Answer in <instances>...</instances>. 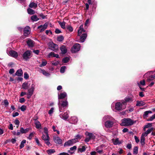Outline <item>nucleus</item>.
Segmentation results:
<instances>
[{
    "label": "nucleus",
    "instance_id": "obj_1",
    "mask_svg": "<svg viewBox=\"0 0 155 155\" xmlns=\"http://www.w3.org/2000/svg\"><path fill=\"white\" fill-rule=\"evenodd\" d=\"M85 32V31L83 28V25H81L78 31V36L81 35L80 41L81 42H84L87 37V34L84 33Z\"/></svg>",
    "mask_w": 155,
    "mask_h": 155
},
{
    "label": "nucleus",
    "instance_id": "obj_2",
    "mask_svg": "<svg viewBox=\"0 0 155 155\" xmlns=\"http://www.w3.org/2000/svg\"><path fill=\"white\" fill-rule=\"evenodd\" d=\"M134 123L133 120L129 118H125L121 120L120 125L124 126H127L132 125Z\"/></svg>",
    "mask_w": 155,
    "mask_h": 155
},
{
    "label": "nucleus",
    "instance_id": "obj_3",
    "mask_svg": "<svg viewBox=\"0 0 155 155\" xmlns=\"http://www.w3.org/2000/svg\"><path fill=\"white\" fill-rule=\"evenodd\" d=\"M68 102L67 100L60 101L59 100L58 105L60 112H62L68 106Z\"/></svg>",
    "mask_w": 155,
    "mask_h": 155
},
{
    "label": "nucleus",
    "instance_id": "obj_4",
    "mask_svg": "<svg viewBox=\"0 0 155 155\" xmlns=\"http://www.w3.org/2000/svg\"><path fill=\"white\" fill-rule=\"evenodd\" d=\"M120 102H117L115 104V109L117 110L120 111L125 109L126 107L125 105H123L122 103Z\"/></svg>",
    "mask_w": 155,
    "mask_h": 155
},
{
    "label": "nucleus",
    "instance_id": "obj_5",
    "mask_svg": "<svg viewBox=\"0 0 155 155\" xmlns=\"http://www.w3.org/2000/svg\"><path fill=\"white\" fill-rule=\"evenodd\" d=\"M32 57V52L30 50H27L25 51L22 55L23 59L27 61Z\"/></svg>",
    "mask_w": 155,
    "mask_h": 155
},
{
    "label": "nucleus",
    "instance_id": "obj_6",
    "mask_svg": "<svg viewBox=\"0 0 155 155\" xmlns=\"http://www.w3.org/2000/svg\"><path fill=\"white\" fill-rule=\"evenodd\" d=\"M78 141L77 138H75L69 140L65 142L64 144V147L70 146Z\"/></svg>",
    "mask_w": 155,
    "mask_h": 155
},
{
    "label": "nucleus",
    "instance_id": "obj_7",
    "mask_svg": "<svg viewBox=\"0 0 155 155\" xmlns=\"http://www.w3.org/2000/svg\"><path fill=\"white\" fill-rule=\"evenodd\" d=\"M80 45L79 44L76 43L74 44L71 49V51L72 53H75L78 51L80 49Z\"/></svg>",
    "mask_w": 155,
    "mask_h": 155
},
{
    "label": "nucleus",
    "instance_id": "obj_8",
    "mask_svg": "<svg viewBox=\"0 0 155 155\" xmlns=\"http://www.w3.org/2000/svg\"><path fill=\"white\" fill-rule=\"evenodd\" d=\"M133 101V97H127L125 98L124 100L122 101L123 105H125L126 107L127 102H131Z\"/></svg>",
    "mask_w": 155,
    "mask_h": 155
},
{
    "label": "nucleus",
    "instance_id": "obj_9",
    "mask_svg": "<svg viewBox=\"0 0 155 155\" xmlns=\"http://www.w3.org/2000/svg\"><path fill=\"white\" fill-rule=\"evenodd\" d=\"M7 53L9 55L14 58H17L18 56V53L13 50H11L8 51V49L7 51Z\"/></svg>",
    "mask_w": 155,
    "mask_h": 155
},
{
    "label": "nucleus",
    "instance_id": "obj_10",
    "mask_svg": "<svg viewBox=\"0 0 155 155\" xmlns=\"http://www.w3.org/2000/svg\"><path fill=\"white\" fill-rule=\"evenodd\" d=\"M49 47L51 49L54 51L58 50V45L53 43H52L50 44Z\"/></svg>",
    "mask_w": 155,
    "mask_h": 155
},
{
    "label": "nucleus",
    "instance_id": "obj_11",
    "mask_svg": "<svg viewBox=\"0 0 155 155\" xmlns=\"http://www.w3.org/2000/svg\"><path fill=\"white\" fill-rule=\"evenodd\" d=\"M112 141L114 145H120L123 142L122 140H119V138H117L115 139L114 138L112 139Z\"/></svg>",
    "mask_w": 155,
    "mask_h": 155
},
{
    "label": "nucleus",
    "instance_id": "obj_12",
    "mask_svg": "<svg viewBox=\"0 0 155 155\" xmlns=\"http://www.w3.org/2000/svg\"><path fill=\"white\" fill-rule=\"evenodd\" d=\"M31 29L29 27L27 26L24 30V34L25 36H27L30 33Z\"/></svg>",
    "mask_w": 155,
    "mask_h": 155
},
{
    "label": "nucleus",
    "instance_id": "obj_13",
    "mask_svg": "<svg viewBox=\"0 0 155 155\" xmlns=\"http://www.w3.org/2000/svg\"><path fill=\"white\" fill-rule=\"evenodd\" d=\"M69 113V111H67L64 114H62L60 115V117L64 120H66L68 117V113Z\"/></svg>",
    "mask_w": 155,
    "mask_h": 155
},
{
    "label": "nucleus",
    "instance_id": "obj_14",
    "mask_svg": "<svg viewBox=\"0 0 155 155\" xmlns=\"http://www.w3.org/2000/svg\"><path fill=\"white\" fill-rule=\"evenodd\" d=\"M53 140L54 142L58 144H61L62 143V140L58 136L53 137Z\"/></svg>",
    "mask_w": 155,
    "mask_h": 155
},
{
    "label": "nucleus",
    "instance_id": "obj_15",
    "mask_svg": "<svg viewBox=\"0 0 155 155\" xmlns=\"http://www.w3.org/2000/svg\"><path fill=\"white\" fill-rule=\"evenodd\" d=\"M35 86V85L34 84H32L30 88L28 90V93L30 95H32L33 94Z\"/></svg>",
    "mask_w": 155,
    "mask_h": 155
},
{
    "label": "nucleus",
    "instance_id": "obj_16",
    "mask_svg": "<svg viewBox=\"0 0 155 155\" xmlns=\"http://www.w3.org/2000/svg\"><path fill=\"white\" fill-rule=\"evenodd\" d=\"M26 42L29 48L32 47L34 46L35 44L34 41L30 39H28Z\"/></svg>",
    "mask_w": 155,
    "mask_h": 155
},
{
    "label": "nucleus",
    "instance_id": "obj_17",
    "mask_svg": "<svg viewBox=\"0 0 155 155\" xmlns=\"http://www.w3.org/2000/svg\"><path fill=\"white\" fill-rule=\"evenodd\" d=\"M48 26V24L45 23L44 25H40L38 27V28L39 29L41 28V29L40 31V32H41L46 29Z\"/></svg>",
    "mask_w": 155,
    "mask_h": 155
},
{
    "label": "nucleus",
    "instance_id": "obj_18",
    "mask_svg": "<svg viewBox=\"0 0 155 155\" xmlns=\"http://www.w3.org/2000/svg\"><path fill=\"white\" fill-rule=\"evenodd\" d=\"M37 119L38 118L37 117L36 119L34 118V120L35 121V127L37 129L40 128L41 127V124L39 121L37 120Z\"/></svg>",
    "mask_w": 155,
    "mask_h": 155
},
{
    "label": "nucleus",
    "instance_id": "obj_19",
    "mask_svg": "<svg viewBox=\"0 0 155 155\" xmlns=\"http://www.w3.org/2000/svg\"><path fill=\"white\" fill-rule=\"evenodd\" d=\"M78 121L77 118L76 117H72L70 119L69 122L73 124H75L77 123Z\"/></svg>",
    "mask_w": 155,
    "mask_h": 155
},
{
    "label": "nucleus",
    "instance_id": "obj_20",
    "mask_svg": "<svg viewBox=\"0 0 155 155\" xmlns=\"http://www.w3.org/2000/svg\"><path fill=\"white\" fill-rule=\"evenodd\" d=\"M113 124V122L110 120H107L105 123V126L107 128H110L112 127Z\"/></svg>",
    "mask_w": 155,
    "mask_h": 155
},
{
    "label": "nucleus",
    "instance_id": "obj_21",
    "mask_svg": "<svg viewBox=\"0 0 155 155\" xmlns=\"http://www.w3.org/2000/svg\"><path fill=\"white\" fill-rule=\"evenodd\" d=\"M66 97H67V94L65 92H63L58 94V99L59 100L63 99Z\"/></svg>",
    "mask_w": 155,
    "mask_h": 155
},
{
    "label": "nucleus",
    "instance_id": "obj_22",
    "mask_svg": "<svg viewBox=\"0 0 155 155\" xmlns=\"http://www.w3.org/2000/svg\"><path fill=\"white\" fill-rule=\"evenodd\" d=\"M60 50L62 54H64L67 52V49L66 46L64 45H62L60 48Z\"/></svg>",
    "mask_w": 155,
    "mask_h": 155
},
{
    "label": "nucleus",
    "instance_id": "obj_23",
    "mask_svg": "<svg viewBox=\"0 0 155 155\" xmlns=\"http://www.w3.org/2000/svg\"><path fill=\"white\" fill-rule=\"evenodd\" d=\"M85 134L88 137L90 138L91 139H95V136L94 135L91 133L88 132H86L85 133Z\"/></svg>",
    "mask_w": 155,
    "mask_h": 155
},
{
    "label": "nucleus",
    "instance_id": "obj_24",
    "mask_svg": "<svg viewBox=\"0 0 155 155\" xmlns=\"http://www.w3.org/2000/svg\"><path fill=\"white\" fill-rule=\"evenodd\" d=\"M30 129V128L24 129L23 127H21L20 128V131L22 134H26L28 133Z\"/></svg>",
    "mask_w": 155,
    "mask_h": 155
},
{
    "label": "nucleus",
    "instance_id": "obj_25",
    "mask_svg": "<svg viewBox=\"0 0 155 155\" xmlns=\"http://www.w3.org/2000/svg\"><path fill=\"white\" fill-rule=\"evenodd\" d=\"M30 84L28 82H25L22 85V87L24 89H28L30 86Z\"/></svg>",
    "mask_w": 155,
    "mask_h": 155
},
{
    "label": "nucleus",
    "instance_id": "obj_26",
    "mask_svg": "<svg viewBox=\"0 0 155 155\" xmlns=\"http://www.w3.org/2000/svg\"><path fill=\"white\" fill-rule=\"evenodd\" d=\"M48 57L50 58L51 57H56L57 58H59V56L58 54H55L53 52H51L49 54L48 56Z\"/></svg>",
    "mask_w": 155,
    "mask_h": 155
},
{
    "label": "nucleus",
    "instance_id": "obj_27",
    "mask_svg": "<svg viewBox=\"0 0 155 155\" xmlns=\"http://www.w3.org/2000/svg\"><path fill=\"white\" fill-rule=\"evenodd\" d=\"M77 148V147L76 146H74L73 147L70 148V150H68V152L70 154H72L74 153V152H73L71 151H75L76 150Z\"/></svg>",
    "mask_w": 155,
    "mask_h": 155
},
{
    "label": "nucleus",
    "instance_id": "obj_28",
    "mask_svg": "<svg viewBox=\"0 0 155 155\" xmlns=\"http://www.w3.org/2000/svg\"><path fill=\"white\" fill-rule=\"evenodd\" d=\"M40 72L42 73L44 75L47 77H49L50 75V74L47 72L45 70L43 69H41Z\"/></svg>",
    "mask_w": 155,
    "mask_h": 155
},
{
    "label": "nucleus",
    "instance_id": "obj_29",
    "mask_svg": "<svg viewBox=\"0 0 155 155\" xmlns=\"http://www.w3.org/2000/svg\"><path fill=\"white\" fill-rule=\"evenodd\" d=\"M15 75L18 76H21L23 74L22 71L21 69H20L17 71L15 73Z\"/></svg>",
    "mask_w": 155,
    "mask_h": 155
},
{
    "label": "nucleus",
    "instance_id": "obj_30",
    "mask_svg": "<svg viewBox=\"0 0 155 155\" xmlns=\"http://www.w3.org/2000/svg\"><path fill=\"white\" fill-rule=\"evenodd\" d=\"M29 6L31 8H35L37 7L38 5L37 3L34 2H31L30 3Z\"/></svg>",
    "mask_w": 155,
    "mask_h": 155
},
{
    "label": "nucleus",
    "instance_id": "obj_31",
    "mask_svg": "<svg viewBox=\"0 0 155 155\" xmlns=\"http://www.w3.org/2000/svg\"><path fill=\"white\" fill-rule=\"evenodd\" d=\"M145 103L143 101H137L136 105L137 106H141L145 105Z\"/></svg>",
    "mask_w": 155,
    "mask_h": 155
},
{
    "label": "nucleus",
    "instance_id": "obj_32",
    "mask_svg": "<svg viewBox=\"0 0 155 155\" xmlns=\"http://www.w3.org/2000/svg\"><path fill=\"white\" fill-rule=\"evenodd\" d=\"M152 112L151 110L147 111L144 112L143 114V117L144 118H146L147 117L148 115L149 114H151Z\"/></svg>",
    "mask_w": 155,
    "mask_h": 155
},
{
    "label": "nucleus",
    "instance_id": "obj_33",
    "mask_svg": "<svg viewBox=\"0 0 155 155\" xmlns=\"http://www.w3.org/2000/svg\"><path fill=\"white\" fill-rule=\"evenodd\" d=\"M31 20L33 21H37L39 20V19L38 18L36 15H33L31 17Z\"/></svg>",
    "mask_w": 155,
    "mask_h": 155
},
{
    "label": "nucleus",
    "instance_id": "obj_34",
    "mask_svg": "<svg viewBox=\"0 0 155 155\" xmlns=\"http://www.w3.org/2000/svg\"><path fill=\"white\" fill-rule=\"evenodd\" d=\"M96 150L99 153H103V150L101 149V147H97L96 149Z\"/></svg>",
    "mask_w": 155,
    "mask_h": 155
},
{
    "label": "nucleus",
    "instance_id": "obj_35",
    "mask_svg": "<svg viewBox=\"0 0 155 155\" xmlns=\"http://www.w3.org/2000/svg\"><path fill=\"white\" fill-rule=\"evenodd\" d=\"M42 139L44 140H46L47 139H50V138H49L48 135H46V134H43V133H42Z\"/></svg>",
    "mask_w": 155,
    "mask_h": 155
},
{
    "label": "nucleus",
    "instance_id": "obj_36",
    "mask_svg": "<svg viewBox=\"0 0 155 155\" xmlns=\"http://www.w3.org/2000/svg\"><path fill=\"white\" fill-rule=\"evenodd\" d=\"M47 64V61L44 59H42V63L39 65V67H41L44 66L46 65Z\"/></svg>",
    "mask_w": 155,
    "mask_h": 155
},
{
    "label": "nucleus",
    "instance_id": "obj_37",
    "mask_svg": "<svg viewBox=\"0 0 155 155\" xmlns=\"http://www.w3.org/2000/svg\"><path fill=\"white\" fill-rule=\"evenodd\" d=\"M27 12L28 14L31 15L34 14L35 13L33 10L30 8L27 9Z\"/></svg>",
    "mask_w": 155,
    "mask_h": 155
},
{
    "label": "nucleus",
    "instance_id": "obj_38",
    "mask_svg": "<svg viewBox=\"0 0 155 155\" xmlns=\"http://www.w3.org/2000/svg\"><path fill=\"white\" fill-rule=\"evenodd\" d=\"M55 152V150L53 149H51L47 150V152L49 155Z\"/></svg>",
    "mask_w": 155,
    "mask_h": 155
},
{
    "label": "nucleus",
    "instance_id": "obj_39",
    "mask_svg": "<svg viewBox=\"0 0 155 155\" xmlns=\"http://www.w3.org/2000/svg\"><path fill=\"white\" fill-rule=\"evenodd\" d=\"M26 142V140H23L21 142L20 145V147L21 149L23 148L24 146V144Z\"/></svg>",
    "mask_w": 155,
    "mask_h": 155
},
{
    "label": "nucleus",
    "instance_id": "obj_40",
    "mask_svg": "<svg viewBox=\"0 0 155 155\" xmlns=\"http://www.w3.org/2000/svg\"><path fill=\"white\" fill-rule=\"evenodd\" d=\"M152 126V123H148L144 127L143 130L144 131H145V129L151 127Z\"/></svg>",
    "mask_w": 155,
    "mask_h": 155
},
{
    "label": "nucleus",
    "instance_id": "obj_41",
    "mask_svg": "<svg viewBox=\"0 0 155 155\" xmlns=\"http://www.w3.org/2000/svg\"><path fill=\"white\" fill-rule=\"evenodd\" d=\"M64 39V38L62 36H58L57 38V40L58 41H62Z\"/></svg>",
    "mask_w": 155,
    "mask_h": 155
},
{
    "label": "nucleus",
    "instance_id": "obj_42",
    "mask_svg": "<svg viewBox=\"0 0 155 155\" xmlns=\"http://www.w3.org/2000/svg\"><path fill=\"white\" fill-rule=\"evenodd\" d=\"M138 147H134L133 150V154H136L138 153Z\"/></svg>",
    "mask_w": 155,
    "mask_h": 155
},
{
    "label": "nucleus",
    "instance_id": "obj_43",
    "mask_svg": "<svg viewBox=\"0 0 155 155\" xmlns=\"http://www.w3.org/2000/svg\"><path fill=\"white\" fill-rule=\"evenodd\" d=\"M69 60L70 58L69 57H65L62 59V62L64 63H66Z\"/></svg>",
    "mask_w": 155,
    "mask_h": 155
},
{
    "label": "nucleus",
    "instance_id": "obj_44",
    "mask_svg": "<svg viewBox=\"0 0 155 155\" xmlns=\"http://www.w3.org/2000/svg\"><path fill=\"white\" fill-rule=\"evenodd\" d=\"M35 134V133L34 132L31 133L29 135V136L27 138L29 140H31L33 137L34 136Z\"/></svg>",
    "mask_w": 155,
    "mask_h": 155
},
{
    "label": "nucleus",
    "instance_id": "obj_45",
    "mask_svg": "<svg viewBox=\"0 0 155 155\" xmlns=\"http://www.w3.org/2000/svg\"><path fill=\"white\" fill-rule=\"evenodd\" d=\"M86 148L84 146H83L81 148H78V151L81 152H84L85 151Z\"/></svg>",
    "mask_w": 155,
    "mask_h": 155
},
{
    "label": "nucleus",
    "instance_id": "obj_46",
    "mask_svg": "<svg viewBox=\"0 0 155 155\" xmlns=\"http://www.w3.org/2000/svg\"><path fill=\"white\" fill-rule=\"evenodd\" d=\"M59 23L61 26V27L63 28V29H65V23L64 22H59Z\"/></svg>",
    "mask_w": 155,
    "mask_h": 155
},
{
    "label": "nucleus",
    "instance_id": "obj_47",
    "mask_svg": "<svg viewBox=\"0 0 155 155\" xmlns=\"http://www.w3.org/2000/svg\"><path fill=\"white\" fill-rule=\"evenodd\" d=\"M51 63L52 65L54 66H57L59 64V62L58 61H52L51 62Z\"/></svg>",
    "mask_w": 155,
    "mask_h": 155
},
{
    "label": "nucleus",
    "instance_id": "obj_48",
    "mask_svg": "<svg viewBox=\"0 0 155 155\" xmlns=\"http://www.w3.org/2000/svg\"><path fill=\"white\" fill-rule=\"evenodd\" d=\"M66 68V67L65 66H63L61 67L60 70V72L61 73H64V72Z\"/></svg>",
    "mask_w": 155,
    "mask_h": 155
},
{
    "label": "nucleus",
    "instance_id": "obj_49",
    "mask_svg": "<svg viewBox=\"0 0 155 155\" xmlns=\"http://www.w3.org/2000/svg\"><path fill=\"white\" fill-rule=\"evenodd\" d=\"M145 137L141 136L140 138V142L142 145H143L145 144Z\"/></svg>",
    "mask_w": 155,
    "mask_h": 155
},
{
    "label": "nucleus",
    "instance_id": "obj_50",
    "mask_svg": "<svg viewBox=\"0 0 155 155\" xmlns=\"http://www.w3.org/2000/svg\"><path fill=\"white\" fill-rule=\"evenodd\" d=\"M67 29L70 32H72L73 31V28L71 26L68 25L66 27Z\"/></svg>",
    "mask_w": 155,
    "mask_h": 155
},
{
    "label": "nucleus",
    "instance_id": "obj_51",
    "mask_svg": "<svg viewBox=\"0 0 155 155\" xmlns=\"http://www.w3.org/2000/svg\"><path fill=\"white\" fill-rule=\"evenodd\" d=\"M154 79L153 78V76L151 75L148 77L147 81L148 82H150V81L153 80Z\"/></svg>",
    "mask_w": 155,
    "mask_h": 155
},
{
    "label": "nucleus",
    "instance_id": "obj_52",
    "mask_svg": "<svg viewBox=\"0 0 155 155\" xmlns=\"http://www.w3.org/2000/svg\"><path fill=\"white\" fill-rule=\"evenodd\" d=\"M154 129L153 127H151L150 129H148L147 131L145 132L147 134H149L150 132H152Z\"/></svg>",
    "mask_w": 155,
    "mask_h": 155
},
{
    "label": "nucleus",
    "instance_id": "obj_53",
    "mask_svg": "<svg viewBox=\"0 0 155 155\" xmlns=\"http://www.w3.org/2000/svg\"><path fill=\"white\" fill-rule=\"evenodd\" d=\"M111 118H112V117L108 115L105 116L103 118V119L104 120H106L108 119H110Z\"/></svg>",
    "mask_w": 155,
    "mask_h": 155
},
{
    "label": "nucleus",
    "instance_id": "obj_54",
    "mask_svg": "<svg viewBox=\"0 0 155 155\" xmlns=\"http://www.w3.org/2000/svg\"><path fill=\"white\" fill-rule=\"evenodd\" d=\"M139 83L140 84V86L141 85L144 86L145 84V81L144 80L140 81Z\"/></svg>",
    "mask_w": 155,
    "mask_h": 155
},
{
    "label": "nucleus",
    "instance_id": "obj_55",
    "mask_svg": "<svg viewBox=\"0 0 155 155\" xmlns=\"http://www.w3.org/2000/svg\"><path fill=\"white\" fill-rule=\"evenodd\" d=\"M155 119V114L153 115L150 118H149L148 120V121H152L153 119Z\"/></svg>",
    "mask_w": 155,
    "mask_h": 155
},
{
    "label": "nucleus",
    "instance_id": "obj_56",
    "mask_svg": "<svg viewBox=\"0 0 155 155\" xmlns=\"http://www.w3.org/2000/svg\"><path fill=\"white\" fill-rule=\"evenodd\" d=\"M26 106L25 105H22L20 108V109L22 111H25L26 110Z\"/></svg>",
    "mask_w": 155,
    "mask_h": 155
},
{
    "label": "nucleus",
    "instance_id": "obj_57",
    "mask_svg": "<svg viewBox=\"0 0 155 155\" xmlns=\"http://www.w3.org/2000/svg\"><path fill=\"white\" fill-rule=\"evenodd\" d=\"M49 139H48L44 140L45 143L48 146H49L51 145V143L49 142Z\"/></svg>",
    "mask_w": 155,
    "mask_h": 155
},
{
    "label": "nucleus",
    "instance_id": "obj_58",
    "mask_svg": "<svg viewBox=\"0 0 155 155\" xmlns=\"http://www.w3.org/2000/svg\"><path fill=\"white\" fill-rule=\"evenodd\" d=\"M44 133L43 134H45L46 135H48V129L47 128L45 127L44 128Z\"/></svg>",
    "mask_w": 155,
    "mask_h": 155
},
{
    "label": "nucleus",
    "instance_id": "obj_59",
    "mask_svg": "<svg viewBox=\"0 0 155 155\" xmlns=\"http://www.w3.org/2000/svg\"><path fill=\"white\" fill-rule=\"evenodd\" d=\"M54 108L52 107L50 110L49 111L48 113L50 115H51L54 112Z\"/></svg>",
    "mask_w": 155,
    "mask_h": 155
},
{
    "label": "nucleus",
    "instance_id": "obj_60",
    "mask_svg": "<svg viewBox=\"0 0 155 155\" xmlns=\"http://www.w3.org/2000/svg\"><path fill=\"white\" fill-rule=\"evenodd\" d=\"M14 123L15 124L18 126L19 125L20 122L19 120L18 119H16L14 121Z\"/></svg>",
    "mask_w": 155,
    "mask_h": 155
},
{
    "label": "nucleus",
    "instance_id": "obj_61",
    "mask_svg": "<svg viewBox=\"0 0 155 155\" xmlns=\"http://www.w3.org/2000/svg\"><path fill=\"white\" fill-rule=\"evenodd\" d=\"M3 103L6 106H7L8 104V102L7 100H5L4 101Z\"/></svg>",
    "mask_w": 155,
    "mask_h": 155
},
{
    "label": "nucleus",
    "instance_id": "obj_62",
    "mask_svg": "<svg viewBox=\"0 0 155 155\" xmlns=\"http://www.w3.org/2000/svg\"><path fill=\"white\" fill-rule=\"evenodd\" d=\"M29 78L28 74L26 73H25L24 74V78L26 79H27Z\"/></svg>",
    "mask_w": 155,
    "mask_h": 155
},
{
    "label": "nucleus",
    "instance_id": "obj_63",
    "mask_svg": "<svg viewBox=\"0 0 155 155\" xmlns=\"http://www.w3.org/2000/svg\"><path fill=\"white\" fill-rule=\"evenodd\" d=\"M25 100L24 98H21L19 99V101L21 103H23L25 102Z\"/></svg>",
    "mask_w": 155,
    "mask_h": 155
},
{
    "label": "nucleus",
    "instance_id": "obj_64",
    "mask_svg": "<svg viewBox=\"0 0 155 155\" xmlns=\"http://www.w3.org/2000/svg\"><path fill=\"white\" fill-rule=\"evenodd\" d=\"M19 115V113L17 112H15V113H13L12 115V116L13 117H15L18 116Z\"/></svg>",
    "mask_w": 155,
    "mask_h": 155
}]
</instances>
